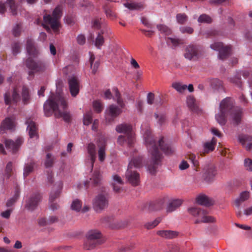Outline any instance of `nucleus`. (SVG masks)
I'll use <instances>...</instances> for the list:
<instances>
[{"instance_id": "obj_20", "label": "nucleus", "mask_w": 252, "mask_h": 252, "mask_svg": "<svg viewBox=\"0 0 252 252\" xmlns=\"http://www.w3.org/2000/svg\"><path fill=\"white\" fill-rule=\"evenodd\" d=\"M97 146L98 147V158L100 161L102 162L105 158L106 141L103 137H99L97 140Z\"/></svg>"}, {"instance_id": "obj_36", "label": "nucleus", "mask_w": 252, "mask_h": 252, "mask_svg": "<svg viewBox=\"0 0 252 252\" xmlns=\"http://www.w3.org/2000/svg\"><path fill=\"white\" fill-rule=\"evenodd\" d=\"M124 6L130 10H140L143 8V4L141 3L126 2Z\"/></svg>"}, {"instance_id": "obj_48", "label": "nucleus", "mask_w": 252, "mask_h": 252, "mask_svg": "<svg viewBox=\"0 0 252 252\" xmlns=\"http://www.w3.org/2000/svg\"><path fill=\"white\" fill-rule=\"evenodd\" d=\"M54 158L52 157L51 154L48 153L46 155V159L45 162V166L46 168L51 167L54 163Z\"/></svg>"}, {"instance_id": "obj_35", "label": "nucleus", "mask_w": 252, "mask_h": 252, "mask_svg": "<svg viewBox=\"0 0 252 252\" xmlns=\"http://www.w3.org/2000/svg\"><path fill=\"white\" fill-rule=\"evenodd\" d=\"M113 91L114 93V97L117 100L118 104L121 108H124L125 105V103H124L123 99L121 98V94L119 91H118V89L115 87L113 89Z\"/></svg>"}, {"instance_id": "obj_32", "label": "nucleus", "mask_w": 252, "mask_h": 252, "mask_svg": "<svg viewBox=\"0 0 252 252\" xmlns=\"http://www.w3.org/2000/svg\"><path fill=\"white\" fill-rule=\"evenodd\" d=\"M22 99L24 104H28L31 99L29 90L26 86H23L22 88Z\"/></svg>"}, {"instance_id": "obj_43", "label": "nucleus", "mask_w": 252, "mask_h": 252, "mask_svg": "<svg viewBox=\"0 0 252 252\" xmlns=\"http://www.w3.org/2000/svg\"><path fill=\"white\" fill-rule=\"evenodd\" d=\"M93 112L91 111L87 112L84 115L83 123L85 125L88 126L92 122Z\"/></svg>"}, {"instance_id": "obj_22", "label": "nucleus", "mask_w": 252, "mask_h": 252, "mask_svg": "<svg viewBox=\"0 0 252 252\" xmlns=\"http://www.w3.org/2000/svg\"><path fill=\"white\" fill-rule=\"evenodd\" d=\"M112 186L113 189L115 192H120L122 189V187L124 184V182L121 177L117 175L113 176Z\"/></svg>"}, {"instance_id": "obj_39", "label": "nucleus", "mask_w": 252, "mask_h": 252, "mask_svg": "<svg viewBox=\"0 0 252 252\" xmlns=\"http://www.w3.org/2000/svg\"><path fill=\"white\" fill-rule=\"evenodd\" d=\"M172 87L180 93H184L187 89V86L186 85H184L178 82L173 83L172 85Z\"/></svg>"}, {"instance_id": "obj_23", "label": "nucleus", "mask_w": 252, "mask_h": 252, "mask_svg": "<svg viewBox=\"0 0 252 252\" xmlns=\"http://www.w3.org/2000/svg\"><path fill=\"white\" fill-rule=\"evenodd\" d=\"M196 201L198 204L207 207L214 204V201L212 199L204 194L198 196L196 198Z\"/></svg>"}, {"instance_id": "obj_59", "label": "nucleus", "mask_w": 252, "mask_h": 252, "mask_svg": "<svg viewBox=\"0 0 252 252\" xmlns=\"http://www.w3.org/2000/svg\"><path fill=\"white\" fill-rule=\"evenodd\" d=\"M105 13L107 17L112 20L114 19L116 17L115 13L110 9H105Z\"/></svg>"}, {"instance_id": "obj_18", "label": "nucleus", "mask_w": 252, "mask_h": 252, "mask_svg": "<svg viewBox=\"0 0 252 252\" xmlns=\"http://www.w3.org/2000/svg\"><path fill=\"white\" fill-rule=\"evenodd\" d=\"M20 99L19 94L18 93L16 88L13 89L11 94L9 92H7L4 94V101L7 105L16 103Z\"/></svg>"}, {"instance_id": "obj_11", "label": "nucleus", "mask_w": 252, "mask_h": 252, "mask_svg": "<svg viewBox=\"0 0 252 252\" xmlns=\"http://www.w3.org/2000/svg\"><path fill=\"white\" fill-rule=\"evenodd\" d=\"M211 48L219 51V58L224 60L226 59L231 54L232 46L230 45L224 46L221 42H216L210 45Z\"/></svg>"}, {"instance_id": "obj_26", "label": "nucleus", "mask_w": 252, "mask_h": 252, "mask_svg": "<svg viewBox=\"0 0 252 252\" xmlns=\"http://www.w3.org/2000/svg\"><path fill=\"white\" fill-rule=\"evenodd\" d=\"M187 103L188 107L192 111L197 113L199 107L195 98L192 95H189L187 98Z\"/></svg>"}, {"instance_id": "obj_7", "label": "nucleus", "mask_w": 252, "mask_h": 252, "mask_svg": "<svg viewBox=\"0 0 252 252\" xmlns=\"http://www.w3.org/2000/svg\"><path fill=\"white\" fill-rule=\"evenodd\" d=\"M62 8L59 5L54 10L52 16L49 14L45 15L43 16L44 23L42 25L47 31H50V28L48 25L50 26L52 30L57 32L58 31L60 27L59 20L62 16Z\"/></svg>"}, {"instance_id": "obj_37", "label": "nucleus", "mask_w": 252, "mask_h": 252, "mask_svg": "<svg viewBox=\"0 0 252 252\" xmlns=\"http://www.w3.org/2000/svg\"><path fill=\"white\" fill-rule=\"evenodd\" d=\"M211 86L214 90H219L223 89L222 82L218 79H213L211 81Z\"/></svg>"}, {"instance_id": "obj_24", "label": "nucleus", "mask_w": 252, "mask_h": 252, "mask_svg": "<svg viewBox=\"0 0 252 252\" xmlns=\"http://www.w3.org/2000/svg\"><path fill=\"white\" fill-rule=\"evenodd\" d=\"M239 142L246 147L247 150H250L252 146V137L248 135L241 134L239 136Z\"/></svg>"}, {"instance_id": "obj_56", "label": "nucleus", "mask_w": 252, "mask_h": 252, "mask_svg": "<svg viewBox=\"0 0 252 252\" xmlns=\"http://www.w3.org/2000/svg\"><path fill=\"white\" fill-rule=\"evenodd\" d=\"M21 31V26L20 24H17L13 29V34L14 36L20 35Z\"/></svg>"}, {"instance_id": "obj_49", "label": "nucleus", "mask_w": 252, "mask_h": 252, "mask_svg": "<svg viewBox=\"0 0 252 252\" xmlns=\"http://www.w3.org/2000/svg\"><path fill=\"white\" fill-rule=\"evenodd\" d=\"M71 208L76 211H79L82 207V203L80 200L76 199L72 202L71 204Z\"/></svg>"}, {"instance_id": "obj_21", "label": "nucleus", "mask_w": 252, "mask_h": 252, "mask_svg": "<svg viewBox=\"0 0 252 252\" xmlns=\"http://www.w3.org/2000/svg\"><path fill=\"white\" fill-rule=\"evenodd\" d=\"M27 125V130L31 138L38 137L37 132V127L35 123L31 118L27 119L26 121Z\"/></svg>"}, {"instance_id": "obj_42", "label": "nucleus", "mask_w": 252, "mask_h": 252, "mask_svg": "<svg viewBox=\"0 0 252 252\" xmlns=\"http://www.w3.org/2000/svg\"><path fill=\"white\" fill-rule=\"evenodd\" d=\"M93 106L94 110L97 113L101 112L103 108V104L99 100L94 101Z\"/></svg>"}, {"instance_id": "obj_33", "label": "nucleus", "mask_w": 252, "mask_h": 252, "mask_svg": "<svg viewBox=\"0 0 252 252\" xmlns=\"http://www.w3.org/2000/svg\"><path fill=\"white\" fill-rule=\"evenodd\" d=\"M249 197V192L248 191L242 192L239 198L235 201V205L236 207H239L242 202L247 200Z\"/></svg>"}, {"instance_id": "obj_4", "label": "nucleus", "mask_w": 252, "mask_h": 252, "mask_svg": "<svg viewBox=\"0 0 252 252\" xmlns=\"http://www.w3.org/2000/svg\"><path fill=\"white\" fill-rule=\"evenodd\" d=\"M26 48L28 54L33 56L28 58L25 62L26 67L30 70L29 75H33L35 73L42 72L46 70L48 66V63L36 57L38 52L32 38L27 39Z\"/></svg>"}, {"instance_id": "obj_44", "label": "nucleus", "mask_w": 252, "mask_h": 252, "mask_svg": "<svg viewBox=\"0 0 252 252\" xmlns=\"http://www.w3.org/2000/svg\"><path fill=\"white\" fill-rule=\"evenodd\" d=\"M157 28L161 33H163L165 35H169L172 32L171 30L164 25H157Z\"/></svg>"}, {"instance_id": "obj_3", "label": "nucleus", "mask_w": 252, "mask_h": 252, "mask_svg": "<svg viewBox=\"0 0 252 252\" xmlns=\"http://www.w3.org/2000/svg\"><path fill=\"white\" fill-rule=\"evenodd\" d=\"M242 109L235 107L232 99L230 97L223 99L220 105V112L216 115L217 122L221 126L225 125L227 118L231 119L234 125H238L241 121Z\"/></svg>"}, {"instance_id": "obj_61", "label": "nucleus", "mask_w": 252, "mask_h": 252, "mask_svg": "<svg viewBox=\"0 0 252 252\" xmlns=\"http://www.w3.org/2000/svg\"><path fill=\"white\" fill-rule=\"evenodd\" d=\"M180 31L183 33H187L189 34H191L193 32V30L191 27H183L180 28Z\"/></svg>"}, {"instance_id": "obj_62", "label": "nucleus", "mask_w": 252, "mask_h": 252, "mask_svg": "<svg viewBox=\"0 0 252 252\" xmlns=\"http://www.w3.org/2000/svg\"><path fill=\"white\" fill-rule=\"evenodd\" d=\"M147 103L149 104L152 105L154 103L155 99V95L152 93H149L147 95Z\"/></svg>"}, {"instance_id": "obj_58", "label": "nucleus", "mask_w": 252, "mask_h": 252, "mask_svg": "<svg viewBox=\"0 0 252 252\" xmlns=\"http://www.w3.org/2000/svg\"><path fill=\"white\" fill-rule=\"evenodd\" d=\"M209 2L210 3L215 4H220L223 2H226V4L227 5H230L231 4L230 0H210Z\"/></svg>"}, {"instance_id": "obj_45", "label": "nucleus", "mask_w": 252, "mask_h": 252, "mask_svg": "<svg viewBox=\"0 0 252 252\" xmlns=\"http://www.w3.org/2000/svg\"><path fill=\"white\" fill-rule=\"evenodd\" d=\"M166 42L169 45L171 44L174 47H176L182 43L180 39L172 37L167 38Z\"/></svg>"}, {"instance_id": "obj_60", "label": "nucleus", "mask_w": 252, "mask_h": 252, "mask_svg": "<svg viewBox=\"0 0 252 252\" xmlns=\"http://www.w3.org/2000/svg\"><path fill=\"white\" fill-rule=\"evenodd\" d=\"M245 166L249 171H252V160L250 158H246L245 160Z\"/></svg>"}, {"instance_id": "obj_31", "label": "nucleus", "mask_w": 252, "mask_h": 252, "mask_svg": "<svg viewBox=\"0 0 252 252\" xmlns=\"http://www.w3.org/2000/svg\"><path fill=\"white\" fill-rule=\"evenodd\" d=\"M62 187V183L60 182L58 183L57 189L56 190H53L51 192L49 197L50 202H54V200L59 196Z\"/></svg>"}, {"instance_id": "obj_40", "label": "nucleus", "mask_w": 252, "mask_h": 252, "mask_svg": "<svg viewBox=\"0 0 252 252\" xmlns=\"http://www.w3.org/2000/svg\"><path fill=\"white\" fill-rule=\"evenodd\" d=\"M34 163L33 162H30L25 165L23 175L24 177H27L30 173H31L33 170Z\"/></svg>"}, {"instance_id": "obj_9", "label": "nucleus", "mask_w": 252, "mask_h": 252, "mask_svg": "<svg viewBox=\"0 0 252 252\" xmlns=\"http://www.w3.org/2000/svg\"><path fill=\"white\" fill-rule=\"evenodd\" d=\"M190 214L198 218L195 220V223L201 222H214L216 221L215 218L212 216H207L208 212L204 210L197 207H191L188 209Z\"/></svg>"}, {"instance_id": "obj_34", "label": "nucleus", "mask_w": 252, "mask_h": 252, "mask_svg": "<svg viewBox=\"0 0 252 252\" xmlns=\"http://www.w3.org/2000/svg\"><path fill=\"white\" fill-rule=\"evenodd\" d=\"M101 180V176L99 171H95L92 177L90 178L91 183L94 186H96L100 185Z\"/></svg>"}, {"instance_id": "obj_46", "label": "nucleus", "mask_w": 252, "mask_h": 252, "mask_svg": "<svg viewBox=\"0 0 252 252\" xmlns=\"http://www.w3.org/2000/svg\"><path fill=\"white\" fill-rule=\"evenodd\" d=\"M6 2L10 7L12 14L16 15L17 13V5L15 4L14 0H7Z\"/></svg>"}, {"instance_id": "obj_54", "label": "nucleus", "mask_w": 252, "mask_h": 252, "mask_svg": "<svg viewBox=\"0 0 252 252\" xmlns=\"http://www.w3.org/2000/svg\"><path fill=\"white\" fill-rule=\"evenodd\" d=\"M229 81L230 82L235 84L238 87L241 88L242 82L241 81L240 76H236L234 78H230L229 79Z\"/></svg>"}, {"instance_id": "obj_52", "label": "nucleus", "mask_w": 252, "mask_h": 252, "mask_svg": "<svg viewBox=\"0 0 252 252\" xmlns=\"http://www.w3.org/2000/svg\"><path fill=\"white\" fill-rule=\"evenodd\" d=\"M156 118L158 120L157 122L160 125H163L166 122V117L164 114L158 115L155 113L154 115Z\"/></svg>"}, {"instance_id": "obj_63", "label": "nucleus", "mask_w": 252, "mask_h": 252, "mask_svg": "<svg viewBox=\"0 0 252 252\" xmlns=\"http://www.w3.org/2000/svg\"><path fill=\"white\" fill-rule=\"evenodd\" d=\"M77 41L79 44L83 45L86 42V38L84 35L80 34L77 36Z\"/></svg>"}, {"instance_id": "obj_53", "label": "nucleus", "mask_w": 252, "mask_h": 252, "mask_svg": "<svg viewBox=\"0 0 252 252\" xmlns=\"http://www.w3.org/2000/svg\"><path fill=\"white\" fill-rule=\"evenodd\" d=\"M189 158L192 163L195 171H198V167L199 166V162L196 158V156L193 154H190L189 155Z\"/></svg>"}, {"instance_id": "obj_25", "label": "nucleus", "mask_w": 252, "mask_h": 252, "mask_svg": "<svg viewBox=\"0 0 252 252\" xmlns=\"http://www.w3.org/2000/svg\"><path fill=\"white\" fill-rule=\"evenodd\" d=\"M109 29L106 28L102 29L100 32H98L97 35L95 40V46L98 49H100L104 42V39L103 34L107 33Z\"/></svg>"}, {"instance_id": "obj_6", "label": "nucleus", "mask_w": 252, "mask_h": 252, "mask_svg": "<svg viewBox=\"0 0 252 252\" xmlns=\"http://www.w3.org/2000/svg\"><path fill=\"white\" fill-rule=\"evenodd\" d=\"M142 157L139 156L133 157L128 164L126 173V177L129 183L134 186H137L140 182L139 174L134 168L142 166Z\"/></svg>"}, {"instance_id": "obj_2", "label": "nucleus", "mask_w": 252, "mask_h": 252, "mask_svg": "<svg viewBox=\"0 0 252 252\" xmlns=\"http://www.w3.org/2000/svg\"><path fill=\"white\" fill-rule=\"evenodd\" d=\"M67 104L65 98L59 94H52L44 104V111L46 116H51L54 113L57 118H62L67 123L71 121V117L67 111Z\"/></svg>"}, {"instance_id": "obj_57", "label": "nucleus", "mask_w": 252, "mask_h": 252, "mask_svg": "<svg viewBox=\"0 0 252 252\" xmlns=\"http://www.w3.org/2000/svg\"><path fill=\"white\" fill-rule=\"evenodd\" d=\"M12 49L13 54L16 55L20 52V46L19 43L16 42L12 44Z\"/></svg>"}, {"instance_id": "obj_50", "label": "nucleus", "mask_w": 252, "mask_h": 252, "mask_svg": "<svg viewBox=\"0 0 252 252\" xmlns=\"http://www.w3.org/2000/svg\"><path fill=\"white\" fill-rule=\"evenodd\" d=\"M161 218H158L154 221L146 223L145 226L147 229H150L156 226L161 221Z\"/></svg>"}, {"instance_id": "obj_38", "label": "nucleus", "mask_w": 252, "mask_h": 252, "mask_svg": "<svg viewBox=\"0 0 252 252\" xmlns=\"http://www.w3.org/2000/svg\"><path fill=\"white\" fill-rule=\"evenodd\" d=\"M20 194V190L18 188H16L14 196L9 199L6 202V206L8 207H11L18 200Z\"/></svg>"}, {"instance_id": "obj_17", "label": "nucleus", "mask_w": 252, "mask_h": 252, "mask_svg": "<svg viewBox=\"0 0 252 252\" xmlns=\"http://www.w3.org/2000/svg\"><path fill=\"white\" fill-rule=\"evenodd\" d=\"M23 142V138L18 137L15 142L10 139L5 140V144L7 149L9 150L14 153L18 151L19 147L22 145Z\"/></svg>"}, {"instance_id": "obj_47", "label": "nucleus", "mask_w": 252, "mask_h": 252, "mask_svg": "<svg viewBox=\"0 0 252 252\" xmlns=\"http://www.w3.org/2000/svg\"><path fill=\"white\" fill-rule=\"evenodd\" d=\"M198 22L199 23H210L212 22V19L209 15L203 14L199 17Z\"/></svg>"}, {"instance_id": "obj_13", "label": "nucleus", "mask_w": 252, "mask_h": 252, "mask_svg": "<svg viewBox=\"0 0 252 252\" xmlns=\"http://www.w3.org/2000/svg\"><path fill=\"white\" fill-rule=\"evenodd\" d=\"M41 200V195L39 193L31 195L26 200L25 208L30 211H33L38 206Z\"/></svg>"}, {"instance_id": "obj_51", "label": "nucleus", "mask_w": 252, "mask_h": 252, "mask_svg": "<svg viewBox=\"0 0 252 252\" xmlns=\"http://www.w3.org/2000/svg\"><path fill=\"white\" fill-rule=\"evenodd\" d=\"M177 22L181 24L185 23L188 19V16L185 13H179L176 16Z\"/></svg>"}, {"instance_id": "obj_28", "label": "nucleus", "mask_w": 252, "mask_h": 252, "mask_svg": "<svg viewBox=\"0 0 252 252\" xmlns=\"http://www.w3.org/2000/svg\"><path fill=\"white\" fill-rule=\"evenodd\" d=\"M217 143V139L213 137L211 141H207L203 144L204 153L212 152L215 149Z\"/></svg>"}, {"instance_id": "obj_29", "label": "nucleus", "mask_w": 252, "mask_h": 252, "mask_svg": "<svg viewBox=\"0 0 252 252\" xmlns=\"http://www.w3.org/2000/svg\"><path fill=\"white\" fill-rule=\"evenodd\" d=\"M157 234L166 239H173L178 236V232L172 230H159L157 232Z\"/></svg>"}, {"instance_id": "obj_5", "label": "nucleus", "mask_w": 252, "mask_h": 252, "mask_svg": "<svg viewBox=\"0 0 252 252\" xmlns=\"http://www.w3.org/2000/svg\"><path fill=\"white\" fill-rule=\"evenodd\" d=\"M116 130L119 133H124V135H121L118 137V144L129 148L133 147L135 136L130 125L125 124L119 125L116 126Z\"/></svg>"}, {"instance_id": "obj_27", "label": "nucleus", "mask_w": 252, "mask_h": 252, "mask_svg": "<svg viewBox=\"0 0 252 252\" xmlns=\"http://www.w3.org/2000/svg\"><path fill=\"white\" fill-rule=\"evenodd\" d=\"M14 126L15 124L13 119L6 118L1 123L0 128L1 131H4L6 129H12Z\"/></svg>"}, {"instance_id": "obj_41", "label": "nucleus", "mask_w": 252, "mask_h": 252, "mask_svg": "<svg viewBox=\"0 0 252 252\" xmlns=\"http://www.w3.org/2000/svg\"><path fill=\"white\" fill-rule=\"evenodd\" d=\"M103 21L101 18H95L92 22L93 28L96 29H100L103 26Z\"/></svg>"}, {"instance_id": "obj_10", "label": "nucleus", "mask_w": 252, "mask_h": 252, "mask_svg": "<svg viewBox=\"0 0 252 252\" xmlns=\"http://www.w3.org/2000/svg\"><path fill=\"white\" fill-rule=\"evenodd\" d=\"M203 56L202 48L198 45L189 44L185 47L184 57L192 61H196Z\"/></svg>"}, {"instance_id": "obj_15", "label": "nucleus", "mask_w": 252, "mask_h": 252, "mask_svg": "<svg viewBox=\"0 0 252 252\" xmlns=\"http://www.w3.org/2000/svg\"><path fill=\"white\" fill-rule=\"evenodd\" d=\"M122 112L121 108L115 105H111L106 110L105 112V118L109 122L113 121L115 118L118 116Z\"/></svg>"}, {"instance_id": "obj_1", "label": "nucleus", "mask_w": 252, "mask_h": 252, "mask_svg": "<svg viewBox=\"0 0 252 252\" xmlns=\"http://www.w3.org/2000/svg\"><path fill=\"white\" fill-rule=\"evenodd\" d=\"M144 138L151 158L150 163L147 165L148 169L151 174H154L162 157L158 148L160 147V150L167 155L173 153L174 149L170 145L165 143L163 137H161L158 140L156 139L150 130L147 129L145 131Z\"/></svg>"}, {"instance_id": "obj_14", "label": "nucleus", "mask_w": 252, "mask_h": 252, "mask_svg": "<svg viewBox=\"0 0 252 252\" xmlns=\"http://www.w3.org/2000/svg\"><path fill=\"white\" fill-rule=\"evenodd\" d=\"M217 174L216 167L213 165H209L204 168L203 178L206 182L210 183L215 180Z\"/></svg>"}, {"instance_id": "obj_30", "label": "nucleus", "mask_w": 252, "mask_h": 252, "mask_svg": "<svg viewBox=\"0 0 252 252\" xmlns=\"http://www.w3.org/2000/svg\"><path fill=\"white\" fill-rule=\"evenodd\" d=\"M182 200L181 199H175L171 201L168 205L166 211L171 213L176 210L182 204Z\"/></svg>"}, {"instance_id": "obj_12", "label": "nucleus", "mask_w": 252, "mask_h": 252, "mask_svg": "<svg viewBox=\"0 0 252 252\" xmlns=\"http://www.w3.org/2000/svg\"><path fill=\"white\" fill-rule=\"evenodd\" d=\"M109 204L107 196L103 194H98L93 201V207L96 212H100L106 208Z\"/></svg>"}, {"instance_id": "obj_19", "label": "nucleus", "mask_w": 252, "mask_h": 252, "mask_svg": "<svg viewBox=\"0 0 252 252\" xmlns=\"http://www.w3.org/2000/svg\"><path fill=\"white\" fill-rule=\"evenodd\" d=\"M87 153L88 154V160L90 161L91 170H92L96 158V146L94 143H90L88 144Z\"/></svg>"}, {"instance_id": "obj_64", "label": "nucleus", "mask_w": 252, "mask_h": 252, "mask_svg": "<svg viewBox=\"0 0 252 252\" xmlns=\"http://www.w3.org/2000/svg\"><path fill=\"white\" fill-rule=\"evenodd\" d=\"M189 167V165L186 161L183 160L179 165L180 170H185Z\"/></svg>"}, {"instance_id": "obj_8", "label": "nucleus", "mask_w": 252, "mask_h": 252, "mask_svg": "<svg viewBox=\"0 0 252 252\" xmlns=\"http://www.w3.org/2000/svg\"><path fill=\"white\" fill-rule=\"evenodd\" d=\"M102 235L100 231L96 229L90 230L86 234V240L83 248L86 250L94 249L97 245L103 243Z\"/></svg>"}, {"instance_id": "obj_55", "label": "nucleus", "mask_w": 252, "mask_h": 252, "mask_svg": "<svg viewBox=\"0 0 252 252\" xmlns=\"http://www.w3.org/2000/svg\"><path fill=\"white\" fill-rule=\"evenodd\" d=\"M12 171V165L11 162H9L6 167L5 169V175L7 178H9L11 175Z\"/></svg>"}, {"instance_id": "obj_16", "label": "nucleus", "mask_w": 252, "mask_h": 252, "mask_svg": "<svg viewBox=\"0 0 252 252\" xmlns=\"http://www.w3.org/2000/svg\"><path fill=\"white\" fill-rule=\"evenodd\" d=\"M69 91L73 97L76 96L79 92V82L78 78L72 76L68 79Z\"/></svg>"}]
</instances>
